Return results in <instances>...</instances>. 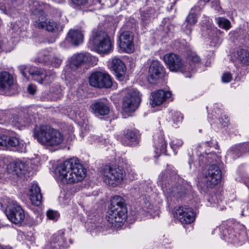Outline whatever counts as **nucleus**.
Listing matches in <instances>:
<instances>
[{"label": "nucleus", "mask_w": 249, "mask_h": 249, "mask_svg": "<svg viewBox=\"0 0 249 249\" xmlns=\"http://www.w3.org/2000/svg\"><path fill=\"white\" fill-rule=\"evenodd\" d=\"M7 202L5 212L7 218L16 224L21 223L25 218L23 209L15 201L9 199Z\"/></svg>", "instance_id": "9b49d317"}, {"label": "nucleus", "mask_w": 249, "mask_h": 249, "mask_svg": "<svg viewBox=\"0 0 249 249\" xmlns=\"http://www.w3.org/2000/svg\"><path fill=\"white\" fill-rule=\"evenodd\" d=\"M225 223H222L219 227L223 239L231 243L235 244L237 243L239 235L235 233L232 229H227Z\"/></svg>", "instance_id": "5701e85b"}, {"label": "nucleus", "mask_w": 249, "mask_h": 249, "mask_svg": "<svg viewBox=\"0 0 249 249\" xmlns=\"http://www.w3.org/2000/svg\"><path fill=\"white\" fill-rule=\"evenodd\" d=\"M219 120L220 123L222 124V125L224 126H225L229 122L228 117L224 115V119L222 117L219 118Z\"/></svg>", "instance_id": "8fccbe9b"}, {"label": "nucleus", "mask_w": 249, "mask_h": 249, "mask_svg": "<svg viewBox=\"0 0 249 249\" xmlns=\"http://www.w3.org/2000/svg\"><path fill=\"white\" fill-rule=\"evenodd\" d=\"M34 137L41 144L51 147L59 145L64 140V136L59 130L47 125L36 127Z\"/></svg>", "instance_id": "f03ea898"}, {"label": "nucleus", "mask_w": 249, "mask_h": 249, "mask_svg": "<svg viewBox=\"0 0 249 249\" xmlns=\"http://www.w3.org/2000/svg\"><path fill=\"white\" fill-rule=\"evenodd\" d=\"M164 60L171 71H179L186 75L187 65L183 63L179 56L173 53L166 54L164 56Z\"/></svg>", "instance_id": "ddd939ff"}, {"label": "nucleus", "mask_w": 249, "mask_h": 249, "mask_svg": "<svg viewBox=\"0 0 249 249\" xmlns=\"http://www.w3.org/2000/svg\"><path fill=\"white\" fill-rule=\"evenodd\" d=\"M62 61L61 57L58 55H53L50 60L52 65L54 67H58L61 64Z\"/></svg>", "instance_id": "58836bf2"}, {"label": "nucleus", "mask_w": 249, "mask_h": 249, "mask_svg": "<svg viewBox=\"0 0 249 249\" xmlns=\"http://www.w3.org/2000/svg\"><path fill=\"white\" fill-rule=\"evenodd\" d=\"M163 74V67L158 60L153 61L148 71V80L150 83L160 78Z\"/></svg>", "instance_id": "dca6fc26"}, {"label": "nucleus", "mask_w": 249, "mask_h": 249, "mask_svg": "<svg viewBox=\"0 0 249 249\" xmlns=\"http://www.w3.org/2000/svg\"><path fill=\"white\" fill-rule=\"evenodd\" d=\"M89 47L100 53H107L112 50V44L106 33L94 30L89 42Z\"/></svg>", "instance_id": "39448f33"}, {"label": "nucleus", "mask_w": 249, "mask_h": 249, "mask_svg": "<svg viewBox=\"0 0 249 249\" xmlns=\"http://www.w3.org/2000/svg\"><path fill=\"white\" fill-rule=\"evenodd\" d=\"M86 170L76 159L72 158L59 164L54 171V177L63 184H74L82 181Z\"/></svg>", "instance_id": "f257e3e1"}, {"label": "nucleus", "mask_w": 249, "mask_h": 249, "mask_svg": "<svg viewBox=\"0 0 249 249\" xmlns=\"http://www.w3.org/2000/svg\"><path fill=\"white\" fill-rule=\"evenodd\" d=\"M13 78L8 72H0V90H9L13 85Z\"/></svg>", "instance_id": "cd10ccee"}, {"label": "nucleus", "mask_w": 249, "mask_h": 249, "mask_svg": "<svg viewBox=\"0 0 249 249\" xmlns=\"http://www.w3.org/2000/svg\"><path fill=\"white\" fill-rule=\"evenodd\" d=\"M0 249H4L3 248H2V247L0 246Z\"/></svg>", "instance_id": "4d7b16f0"}, {"label": "nucleus", "mask_w": 249, "mask_h": 249, "mask_svg": "<svg viewBox=\"0 0 249 249\" xmlns=\"http://www.w3.org/2000/svg\"><path fill=\"white\" fill-rule=\"evenodd\" d=\"M248 143H244L236 145L232 147L229 151V154L233 156V158H236L240 156L246 151L248 148Z\"/></svg>", "instance_id": "473e14b6"}, {"label": "nucleus", "mask_w": 249, "mask_h": 249, "mask_svg": "<svg viewBox=\"0 0 249 249\" xmlns=\"http://www.w3.org/2000/svg\"><path fill=\"white\" fill-rule=\"evenodd\" d=\"M212 6L215 10H216L217 11H220V10L221 9V7L219 6V0H213V1L212 2Z\"/></svg>", "instance_id": "de8ad7c7"}, {"label": "nucleus", "mask_w": 249, "mask_h": 249, "mask_svg": "<svg viewBox=\"0 0 249 249\" xmlns=\"http://www.w3.org/2000/svg\"><path fill=\"white\" fill-rule=\"evenodd\" d=\"M91 112L96 116H104L108 114L109 107L108 105L102 101H98L90 106Z\"/></svg>", "instance_id": "a878e982"}, {"label": "nucleus", "mask_w": 249, "mask_h": 249, "mask_svg": "<svg viewBox=\"0 0 249 249\" xmlns=\"http://www.w3.org/2000/svg\"><path fill=\"white\" fill-rule=\"evenodd\" d=\"M66 242L61 234L53 235L51 241L47 245V249H59L61 247H66Z\"/></svg>", "instance_id": "c756f323"}, {"label": "nucleus", "mask_w": 249, "mask_h": 249, "mask_svg": "<svg viewBox=\"0 0 249 249\" xmlns=\"http://www.w3.org/2000/svg\"><path fill=\"white\" fill-rule=\"evenodd\" d=\"M187 59L190 64H186L187 65L186 67L187 71L186 72L185 77L190 78L191 73L195 71L196 65L200 63V58L196 53H193L188 55Z\"/></svg>", "instance_id": "bb28decb"}, {"label": "nucleus", "mask_w": 249, "mask_h": 249, "mask_svg": "<svg viewBox=\"0 0 249 249\" xmlns=\"http://www.w3.org/2000/svg\"><path fill=\"white\" fill-rule=\"evenodd\" d=\"M141 101L140 93L134 89H128L123 101V109L124 112L134 111L139 107Z\"/></svg>", "instance_id": "9d476101"}, {"label": "nucleus", "mask_w": 249, "mask_h": 249, "mask_svg": "<svg viewBox=\"0 0 249 249\" xmlns=\"http://www.w3.org/2000/svg\"><path fill=\"white\" fill-rule=\"evenodd\" d=\"M67 39L72 44L78 45L82 43L83 35L80 31L71 30L68 34Z\"/></svg>", "instance_id": "7c9ffc66"}, {"label": "nucleus", "mask_w": 249, "mask_h": 249, "mask_svg": "<svg viewBox=\"0 0 249 249\" xmlns=\"http://www.w3.org/2000/svg\"><path fill=\"white\" fill-rule=\"evenodd\" d=\"M25 164L21 161L11 162L8 158H4L0 160V172L7 174L9 178H15L25 174Z\"/></svg>", "instance_id": "6e6552de"}, {"label": "nucleus", "mask_w": 249, "mask_h": 249, "mask_svg": "<svg viewBox=\"0 0 249 249\" xmlns=\"http://www.w3.org/2000/svg\"><path fill=\"white\" fill-rule=\"evenodd\" d=\"M193 9L186 18V22L194 25L197 22V17L196 13L193 11Z\"/></svg>", "instance_id": "4c0bfd02"}, {"label": "nucleus", "mask_w": 249, "mask_h": 249, "mask_svg": "<svg viewBox=\"0 0 249 249\" xmlns=\"http://www.w3.org/2000/svg\"><path fill=\"white\" fill-rule=\"evenodd\" d=\"M162 189L167 198H171L172 196L178 198L181 197L183 195V193L180 191V188H173L169 184L163 185Z\"/></svg>", "instance_id": "2f4dec72"}, {"label": "nucleus", "mask_w": 249, "mask_h": 249, "mask_svg": "<svg viewBox=\"0 0 249 249\" xmlns=\"http://www.w3.org/2000/svg\"><path fill=\"white\" fill-rule=\"evenodd\" d=\"M192 161L190 160L188 161V163L190 165V168H191V164H192Z\"/></svg>", "instance_id": "5fc2aeb1"}, {"label": "nucleus", "mask_w": 249, "mask_h": 249, "mask_svg": "<svg viewBox=\"0 0 249 249\" xmlns=\"http://www.w3.org/2000/svg\"><path fill=\"white\" fill-rule=\"evenodd\" d=\"M125 176L124 170L120 166L106 167L102 171V178L104 182L113 187L120 183Z\"/></svg>", "instance_id": "0eeeda50"}, {"label": "nucleus", "mask_w": 249, "mask_h": 249, "mask_svg": "<svg viewBox=\"0 0 249 249\" xmlns=\"http://www.w3.org/2000/svg\"><path fill=\"white\" fill-rule=\"evenodd\" d=\"M31 122V120L28 116L23 114L13 115L10 120L11 124L19 129L29 126Z\"/></svg>", "instance_id": "412c9836"}, {"label": "nucleus", "mask_w": 249, "mask_h": 249, "mask_svg": "<svg viewBox=\"0 0 249 249\" xmlns=\"http://www.w3.org/2000/svg\"><path fill=\"white\" fill-rule=\"evenodd\" d=\"M72 3L75 6L85 5L88 3V0H71Z\"/></svg>", "instance_id": "a18cd8bd"}, {"label": "nucleus", "mask_w": 249, "mask_h": 249, "mask_svg": "<svg viewBox=\"0 0 249 249\" xmlns=\"http://www.w3.org/2000/svg\"><path fill=\"white\" fill-rule=\"evenodd\" d=\"M172 93L170 91L162 89L153 92L151 97V104L153 107L160 105L167 99L171 97Z\"/></svg>", "instance_id": "6ab92c4d"}, {"label": "nucleus", "mask_w": 249, "mask_h": 249, "mask_svg": "<svg viewBox=\"0 0 249 249\" xmlns=\"http://www.w3.org/2000/svg\"><path fill=\"white\" fill-rule=\"evenodd\" d=\"M18 69L25 78L29 79L31 76L34 80L40 84H49L55 76V72L51 70L46 71L35 67H27L25 65L19 66Z\"/></svg>", "instance_id": "423d86ee"}, {"label": "nucleus", "mask_w": 249, "mask_h": 249, "mask_svg": "<svg viewBox=\"0 0 249 249\" xmlns=\"http://www.w3.org/2000/svg\"><path fill=\"white\" fill-rule=\"evenodd\" d=\"M234 62L237 67L249 65V52L243 49L236 51L234 54Z\"/></svg>", "instance_id": "b1692460"}, {"label": "nucleus", "mask_w": 249, "mask_h": 249, "mask_svg": "<svg viewBox=\"0 0 249 249\" xmlns=\"http://www.w3.org/2000/svg\"><path fill=\"white\" fill-rule=\"evenodd\" d=\"M173 214L183 224H190L194 222L195 219V214L193 210L186 206L175 207Z\"/></svg>", "instance_id": "4468645a"}, {"label": "nucleus", "mask_w": 249, "mask_h": 249, "mask_svg": "<svg viewBox=\"0 0 249 249\" xmlns=\"http://www.w3.org/2000/svg\"><path fill=\"white\" fill-rule=\"evenodd\" d=\"M221 178V171L219 167L212 164L204 171L202 182L207 188H213L220 182Z\"/></svg>", "instance_id": "1a4fd4ad"}, {"label": "nucleus", "mask_w": 249, "mask_h": 249, "mask_svg": "<svg viewBox=\"0 0 249 249\" xmlns=\"http://www.w3.org/2000/svg\"><path fill=\"white\" fill-rule=\"evenodd\" d=\"M63 96V89L59 85L52 86L48 93H44L40 96L42 101H57Z\"/></svg>", "instance_id": "f3484780"}, {"label": "nucleus", "mask_w": 249, "mask_h": 249, "mask_svg": "<svg viewBox=\"0 0 249 249\" xmlns=\"http://www.w3.org/2000/svg\"><path fill=\"white\" fill-rule=\"evenodd\" d=\"M216 155L214 153H210L209 154H208V158L209 159L210 158H213L215 157Z\"/></svg>", "instance_id": "3c124183"}, {"label": "nucleus", "mask_w": 249, "mask_h": 249, "mask_svg": "<svg viewBox=\"0 0 249 249\" xmlns=\"http://www.w3.org/2000/svg\"><path fill=\"white\" fill-rule=\"evenodd\" d=\"M193 25L189 24V23H186L185 22L184 26L182 27L183 31L187 35L191 34L192 31V26Z\"/></svg>", "instance_id": "79ce46f5"}, {"label": "nucleus", "mask_w": 249, "mask_h": 249, "mask_svg": "<svg viewBox=\"0 0 249 249\" xmlns=\"http://www.w3.org/2000/svg\"><path fill=\"white\" fill-rule=\"evenodd\" d=\"M232 79V76L231 73L227 72L223 73L222 76V80L223 82L228 83L230 82Z\"/></svg>", "instance_id": "37998d69"}, {"label": "nucleus", "mask_w": 249, "mask_h": 249, "mask_svg": "<svg viewBox=\"0 0 249 249\" xmlns=\"http://www.w3.org/2000/svg\"><path fill=\"white\" fill-rule=\"evenodd\" d=\"M111 68L116 73V76L119 81H123L125 77L126 67L122 60L114 57L111 63Z\"/></svg>", "instance_id": "aec40b11"}, {"label": "nucleus", "mask_w": 249, "mask_h": 249, "mask_svg": "<svg viewBox=\"0 0 249 249\" xmlns=\"http://www.w3.org/2000/svg\"><path fill=\"white\" fill-rule=\"evenodd\" d=\"M221 41L219 37L217 36H214L211 39V45L212 46L216 47L220 44Z\"/></svg>", "instance_id": "c03bdc74"}, {"label": "nucleus", "mask_w": 249, "mask_h": 249, "mask_svg": "<svg viewBox=\"0 0 249 249\" xmlns=\"http://www.w3.org/2000/svg\"><path fill=\"white\" fill-rule=\"evenodd\" d=\"M52 54L48 50H44L39 53L38 60L39 62L50 61Z\"/></svg>", "instance_id": "e433bc0d"}, {"label": "nucleus", "mask_w": 249, "mask_h": 249, "mask_svg": "<svg viewBox=\"0 0 249 249\" xmlns=\"http://www.w3.org/2000/svg\"><path fill=\"white\" fill-rule=\"evenodd\" d=\"M91 60V56L89 53H79L73 55L71 60L70 67H78L82 63L88 62Z\"/></svg>", "instance_id": "c85d7f7f"}, {"label": "nucleus", "mask_w": 249, "mask_h": 249, "mask_svg": "<svg viewBox=\"0 0 249 249\" xmlns=\"http://www.w3.org/2000/svg\"><path fill=\"white\" fill-rule=\"evenodd\" d=\"M33 24L36 28L44 29L50 32H56L59 26L56 22L51 19H48L47 16L43 10L42 6L39 2L35 1L31 6Z\"/></svg>", "instance_id": "7ed1b4c3"}, {"label": "nucleus", "mask_w": 249, "mask_h": 249, "mask_svg": "<svg viewBox=\"0 0 249 249\" xmlns=\"http://www.w3.org/2000/svg\"><path fill=\"white\" fill-rule=\"evenodd\" d=\"M27 90L30 94L34 95L36 92V87L33 85H29Z\"/></svg>", "instance_id": "09e8293b"}, {"label": "nucleus", "mask_w": 249, "mask_h": 249, "mask_svg": "<svg viewBox=\"0 0 249 249\" xmlns=\"http://www.w3.org/2000/svg\"><path fill=\"white\" fill-rule=\"evenodd\" d=\"M46 214L49 219L53 220H57L59 217V214L57 212L52 210H48Z\"/></svg>", "instance_id": "ea45409f"}, {"label": "nucleus", "mask_w": 249, "mask_h": 249, "mask_svg": "<svg viewBox=\"0 0 249 249\" xmlns=\"http://www.w3.org/2000/svg\"><path fill=\"white\" fill-rule=\"evenodd\" d=\"M89 83L90 86L98 88H109L112 84L110 76L100 71L93 72L90 75Z\"/></svg>", "instance_id": "f8f14e48"}, {"label": "nucleus", "mask_w": 249, "mask_h": 249, "mask_svg": "<svg viewBox=\"0 0 249 249\" xmlns=\"http://www.w3.org/2000/svg\"><path fill=\"white\" fill-rule=\"evenodd\" d=\"M154 146L157 150L156 152L164 153L165 152L167 143L164 140L163 135L160 134L158 139L155 141Z\"/></svg>", "instance_id": "72a5a7b5"}, {"label": "nucleus", "mask_w": 249, "mask_h": 249, "mask_svg": "<svg viewBox=\"0 0 249 249\" xmlns=\"http://www.w3.org/2000/svg\"><path fill=\"white\" fill-rule=\"evenodd\" d=\"M171 116L172 122L176 125H178L181 123L183 116L180 112L174 111L171 112Z\"/></svg>", "instance_id": "c9c22d12"}, {"label": "nucleus", "mask_w": 249, "mask_h": 249, "mask_svg": "<svg viewBox=\"0 0 249 249\" xmlns=\"http://www.w3.org/2000/svg\"><path fill=\"white\" fill-rule=\"evenodd\" d=\"M224 223L226 224V227L227 229H231L230 227H229L228 223L227 222H224ZM229 224H230V223H229Z\"/></svg>", "instance_id": "864d4df0"}, {"label": "nucleus", "mask_w": 249, "mask_h": 249, "mask_svg": "<svg viewBox=\"0 0 249 249\" xmlns=\"http://www.w3.org/2000/svg\"><path fill=\"white\" fill-rule=\"evenodd\" d=\"M205 2H208L210 1V0H203Z\"/></svg>", "instance_id": "6e6d98bb"}, {"label": "nucleus", "mask_w": 249, "mask_h": 249, "mask_svg": "<svg viewBox=\"0 0 249 249\" xmlns=\"http://www.w3.org/2000/svg\"><path fill=\"white\" fill-rule=\"evenodd\" d=\"M121 142L125 146H135L139 142L138 135L133 131L127 130L121 139Z\"/></svg>", "instance_id": "393cba45"}, {"label": "nucleus", "mask_w": 249, "mask_h": 249, "mask_svg": "<svg viewBox=\"0 0 249 249\" xmlns=\"http://www.w3.org/2000/svg\"><path fill=\"white\" fill-rule=\"evenodd\" d=\"M120 48L124 52L132 53L134 50L133 37L132 33L129 31H124L120 36L119 37Z\"/></svg>", "instance_id": "2eb2a0df"}, {"label": "nucleus", "mask_w": 249, "mask_h": 249, "mask_svg": "<svg viewBox=\"0 0 249 249\" xmlns=\"http://www.w3.org/2000/svg\"><path fill=\"white\" fill-rule=\"evenodd\" d=\"M39 219L41 220V215H40L39 216Z\"/></svg>", "instance_id": "13d9d810"}, {"label": "nucleus", "mask_w": 249, "mask_h": 249, "mask_svg": "<svg viewBox=\"0 0 249 249\" xmlns=\"http://www.w3.org/2000/svg\"><path fill=\"white\" fill-rule=\"evenodd\" d=\"M127 216V211L124 200L122 196H116L111 200L107 220L108 223H122Z\"/></svg>", "instance_id": "20e7f679"}, {"label": "nucleus", "mask_w": 249, "mask_h": 249, "mask_svg": "<svg viewBox=\"0 0 249 249\" xmlns=\"http://www.w3.org/2000/svg\"><path fill=\"white\" fill-rule=\"evenodd\" d=\"M215 20L220 28L226 30L231 28V22L230 20L225 18L218 17L215 18Z\"/></svg>", "instance_id": "f704fd0d"}, {"label": "nucleus", "mask_w": 249, "mask_h": 249, "mask_svg": "<svg viewBox=\"0 0 249 249\" xmlns=\"http://www.w3.org/2000/svg\"><path fill=\"white\" fill-rule=\"evenodd\" d=\"M212 143V142L210 141V142H205L204 143H203V144H204L206 146H211V144Z\"/></svg>", "instance_id": "603ef678"}, {"label": "nucleus", "mask_w": 249, "mask_h": 249, "mask_svg": "<svg viewBox=\"0 0 249 249\" xmlns=\"http://www.w3.org/2000/svg\"><path fill=\"white\" fill-rule=\"evenodd\" d=\"M183 143V142L181 140L176 139L172 141L170 146L173 150H176V149L180 147Z\"/></svg>", "instance_id": "a19ab883"}, {"label": "nucleus", "mask_w": 249, "mask_h": 249, "mask_svg": "<svg viewBox=\"0 0 249 249\" xmlns=\"http://www.w3.org/2000/svg\"><path fill=\"white\" fill-rule=\"evenodd\" d=\"M29 195L30 199L33 204L35 206H39L41 204L42 196L40 189L37 183L34 182L31 184Z\"/></svg>", "instance_id": "4be33fe9"}, {"label": "nucleus", "mask_w": 249, "mask_h": 249, "mask_svg": "<svg viewBox=\"0 0 249 249\" xmlns=\"http://www.w3.org/2000/svg\"><path fill=\"white\" fill-rule=\"evenodd\" d=\"M26 147V144L22 140H20L16 137L7 136L5 148L12 149L20 152H25Z\"/></svg>", "instance_id": "a211bd4d"}, {"label": "nucleus", "mask_w": 249, "mask_h": 249, "mask_svg": "<svg viewBox=\"0 0 249 249\" xmlns=\"http://www.w3.org/2000/svg\"><path fill=\"white\" fill-rule=\"evenodd\" d=\"M7 135L0 134V147L5 148Z\"/></svg>", "instance_id": "49530a36"}]
</instances>
